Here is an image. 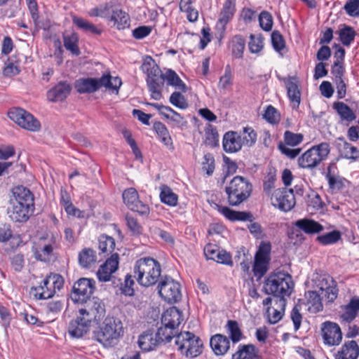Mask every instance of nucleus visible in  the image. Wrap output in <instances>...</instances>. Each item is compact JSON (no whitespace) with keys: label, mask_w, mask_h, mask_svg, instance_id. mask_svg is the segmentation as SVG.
Instances as JSON below:
<instances>
[{"label":"nucleus","mask_w":359,"mask_h":359,"mask_svg":"<svg viewBox=\"0 0 359 359\" xmlns=\"http://www.w3.org/2000/svg\"><path fill=\"white\" fill-rule=\"evenodd\" d=\"M34 209V196L24 187H17L13 190V196L9 201L7 214L15 222H25Z\"/></svg>","instance_id":"f257e3e1"},{"label":"nucleus","mask_w":359,"mask_h":359,"mask_svg":"<svg viewBox=\"0 0 359 359\" xmlns=\"http://www.w3.org/2000/svg\"><path fill=\"white\" fill-rule=\"evenodd\" d=\"M293 285L292 276L289 273L279 271L271 274L266 278L264 285V291L267 294L277 297L276 303H279L284 309L286 304L285 297L291 294Z\"/></svg>","instance_id":"f03ea898"},{"label":"nucleus","mask_w":359,"mask_h":359,"mask_svg":"<svg viewBox=\"0 0 359 359\" xmlns=\"http://www.w3.org/2000/svg\"><path fill=\"white\" fill-rule=\"evenodd\" d=\"M134 277L142 286L155 285L161 277V267L158 262L151 257L138 259L135 264Z\"/></svg>","instance_id":"7ed1b4c3"},{"label":"nucleus","mask_w":359,"mask_h":359,"mask_svg":"<svg viewBox=\"0 0 359 359\" xmlns=\"http://www.w3.org/2000/svg\"><path fill=\"white\" fill-rule=\"evenodd\" d=\"M102 324H98V330L94 331L97 341L105 346L115 345L123 336V327L121 320L114 316H107Z\"/></svg>","instance_id":"20e7f679"},{"label":"nucleus","mask_w":359,"mask_h":359,"mask_svg":"<svg viewBox=\"0 0 359 359\" xmlns=\"http://www.w3.org/2000/svg\"><path fill=\"white\" fill-rule=\"evenodd\" d=\"M141 69L147 74L146 81L151 98L155 100H161V90L165 80V75L151 56L144 58Z\"/></svg>","instance_id":"39448f33"},{"label":"nucleus","mask_w":359,"mask_h":359,"mask_svg":"<svg viewBox=\"0 0 359 359\" xmlns=\"http://www.w3.org/2000/svg\"><path fill=\"white\" fill-rule=\"evenodd\" d=\"M252 186L249 181L242 177H234L225 187L228 203L231 206H238L250 196Z\"/></svg>","instance_id":"423d86ee"},{"label":"nucleus","mask_w":359,"mask_h":359,"mask_svg":"<svg viewBox=\"0 0 359 359\" xmlns=\"http://www.w3.org/2000/svg\"><path fill=\"white\" fill-rule=\"evenodd\" d=\"M330 151V145L327 142L313 146L299 158L298 164L302 168H314L327 158Z\"/></svg>","instance_id":"0eeeda50"},{"label":"nucleus","mask_w":359,"mask_h":359,"mask_svg":"<svg viewBox=\"0 0 359 359\" xmlns=\"http://www.w3.org/2000/svg\"><path fill=\"white\" fill-rule=\"evenodd\" d=\"M175 344L178 346L179 351L187 357H196L202 352V341L190 332L177 334Z\"/></svg>","instance_id":"6e6552de"},{"label":"nucleus","mask_w":359,"mask_h":359,"mask_svg":"<svg viewBox=\"0 0 359 359\" xmlns=\"http://www.w3.org/2000/svg\"><path fill=\"white\" fill-rule=\"evenodd\" d=\"M158 289L159 295L168 303H175L181 299L180 284L170 276H162Z\"/></svg>","instance_id":"1a4fd4ad"},{"label":"nucleus","mask_w":359,"mask_h":359,"mask_svg":"<svg viewBox=\"0 0 359 359\" xmlns=\"http://www.w3.org/2000/svg\"><path fill=\"white\" fill-rule=\"evenodd\" d=\"M90 330V313L86 308L79 309L76 319L70 321L68 326L69 334L74 338L82 337Z\"/></svg>","instance_id":"9d476101"},{"label":"nucleus","mask_w":359,"mask_h":359,"mask_svg":"<svg viewBox=\"0 0 359 359\" xmlns=\"http://www.w3.org/2000/svg\"><path fill=\"white\" fill-rule=\"evenodd\" d=\"M8 116L11 120L24 129L30 131H37L40 128L39 121L32 114L23 109H12L8 111Z\"/></svg>","instance_id":"9b49d317"},{"label":"nucleus","mask_w":359,"mask_h":359,"mask_svg":"<svg viewBox=\"0 0 359 359\" xmlns=\"http://www.w3.org/2000/svg\"><path fill=\"white\" fill-rule=\"evenodd\" d=\"M271 203L283 211L290 210L295 205L293 189L286 188L276 189L271 196Z\"/></svg>","instance_id":"f8f14e48"},{"label":"nucleus","mask_w":359,"mask_h":359,"mask_svg":"<svg viewBox=\"0 0 359 359\" xmlns=\"http://www.w3.org/2000/svg\"><path fill=\"white\" fill-rule=\"evenodd\" d=\"M71 299L74 304L88 306L90 301V278H81L74 284Z\"/></svg>","instance_id":"ddd939ff"},{"label":"nucleus","mask_w":359,"mask_h":359,"mask_svg":"<svg viewBox=\"0 0 359 359\" xmlns=\"http://www.w3.org/2000/svg\"><path fill=\"white\" fill-rule=\"evenodd\" d=\"M313 281L316 287L321 290L322 294L324 293L328 302H332L337 297L338 290L335 281L329 275L316 273Z\"/></svg>","instance_id":"4468645a"},{"label":"nucleus","mask_w":359,"mask_h":359,"mask_svg":"<svg viewBox=\"0 0 359 359\" xmlns=\"http://www.w3.org/2000/svg\"><path fill=\"white\" fill-rule=\"evenodd\" d=\"M121 84L122 81L119 77H113L109 72L104 73L99 79L91 78V93L98 90L102 87H104L112 93L118 94Z\"/></svg>","instance_id":"2eb2a0df"},{"label":"nucleus","mask_w":359,"mask_h":359,"mask_svg":"<svg viewBox=\"0 0 359 359\" xmlns=\"http://www.w3.org/2000/svg\"><path fill=\"white\" fill-rule=\"evenodd\" d=\"M324 343L328 346H337L342 340V332L336 323L326 321L321 328Z\"/></svg>","instance_id":"dca6fc26"},{"label":"nucleus","mask_w":359,"mask_h":359,"mask_svg":"<svg viewBox=\"0 0 359 359\" xmlns=\"http://www.w3.org/2000/svg\"><path fill=\"white\" fill-rule=\"evenodd\" d=\"M119 256L114 253L108 258L104 263L100 265L96 274L99 281L107 282L111 280V275L118 268Z\"/></svg>","instance_id":"f3484780"},{"label":"nucleus","mask_w":359,"mask_h":359,"mask_svg":"<svg viewBox=\"0 0 359 359\" xmlns=\"http://www.w3.org/2000/svg\"><path fill=\"white\" fill-rule=\"evenodd\" d=\"M216 209L230 221H250L253 219V215L250 212L236 211L226 206L215 204Z\"/></svg>","instance_id":"a211bd4d"},{"label":"nucleus","mask_w":359,"mask_h":359,"mask_svg":"<svg viewBox=\"0 0 359 359\" xmlns=\"http://www.w3.org/2000/svg\"><path fill=\"white\" fill-rule=\"evenodd\" d=\"M182 321V312L176 307L167 309L161 317L163 325L176 330Z\"/></svg>","instance_id":"6ab92c4d"},{"label":"nucleus","mask_w":359,"mask_h":359,"mask_svg":"<svg viewBox=\"0 0 359 359\" xmlns=\"http://www.w3.org/2000/svg\"><path fill=\"white\" fill-rule=\"evenodd\" d=\"M210 344L213 352L217 355H224L230 348L229 339L221 334L213 335L210 338Z\"/></svg>","instance_id":"aec40b11"},{"label":"nucleus","mask_w":359,"mask_h":359,"mask_svg":"<svg viewBox=\"0 0 359 359\" xmlns=\"http://www.w3.org/2000/svg\"><path fill=\"white\" fill-rule=\"evenodd\" d=\"M359 346L354 340L346 341L335 354V359H358Z\"/></svg>","instance_id":"412c9836"},{"label":"nucleus","mask_w":359,"mask_h":359,"mask_svg":"<svg viewBox=\"0 0 359 359\" xmlns=\"http://www.w3.org/2000/svg\"><path fill=\"white\" fill-rule=\"evenodd\" d=\"M222 144L224 150L228 153L237 152L242 147L240 135L233 131H229L224 134Z\"/></svg>","instance_id":"4be33fe9"},{"label":"nucleus","mask_w":359,"mask_h":359,"mask_svg":"<svg viewBox=\"0 0 359 359\" xmlns=\"http://www.w3.org/2000/svg\"><path fill=\"white\" fill-rule=\"evenodd\" d=\"M71 86L66 82H60L47 93L48 100L58 102L65 99L71 91Z\"/></svg>","instance_id":"5701e85b"},{"label":"nucleus","mask_w":359,"mask_h":359,"mask_svg":"<svg viewBox=\"0 0 359 359\" xmlns=\"http://www.w3.org/2000/svg\"><path fill=\"white\" fill-rule=\"evenodd\" d=\"M236 12V0H225L223 8L219 14L217 26L225 29L226 24L233 18Z\"/></svg>","instance_id":"b1692460"},{"label":"nucleus","mask_w":359,"mask_h":359,"mask_svg":"<svg viewBox=\"0 0 359 359\" xmlns=\"http://www.w3.org/2000/svg\"><path fill=\"white\" fill-rule=\"evenodd\" d=\"M294 225L306 234H316L324 230V226L322 224L308 218L297 220Z\"/></svg>","instance_id":"393cba45"},{"label":"nucleus","mask_w":359,"mask_h":359,"mask_svg":"<svg viewBox=\"0 0 359 359\" xmlns=\"http://www.w3.org/2000/svg\"><path fill=\"white\" fill-rule=\"evenodd\" d=\"M287 95L293 109H297L301 101V91L297 78L292 77L286 83Z\"/></svg>","instance_id":"a878e982"},{"label":"nucleus","mask_w":359,"mask_h":359,"mask_svg":"<svg viewBox=\"0 0 359 359\" xmlns=\"http://www.w3.org/2000/svg\"><path fill=\"white\" fill-rule=\"evenodd\" d=\"M333 109L336 111L337 114L339 116L340 122H346L348 125L352 121H355L357 116L355 113L343 102H336L333 104Z\"/></svg>","instance_id":"bb28decb"},{"label":"nucleus","mask_w":359,"mask_h":359,"mask_svg":"<svg viewBox=\"0 0 359 359\" xmlns=\"http://www.w3.org/2000/svg\"><path fill=\"white\" fill-rule=\"evenodd\" d=\"M159 344L156 334H154L151 330H147L139 337L138 345L144 351L153 350Z\"/></svg>","instance_id":"cd10ccee"},{"label":"nucleus","mask_w":359,"mask_h":359,"mask_svg":"<svg viewBox=\"0 0 359 359\" xmlns=\"http://www.w3.org/2000/svg\"><path fill=\"white\" fill-rule=\"evenodd\" d=\"M91 316L96 324H100L106 316V308L103 301L93 297L91 299Z\"/></svg>","instance_id":"c85d7f7f"},{"label":"nucleus","mask_w":359,"mask_h":359,"mask_svg":"<svg viewBox=\"0 0 359 359\" xmlns=\"http://www.w3.org/2000/svg\"><path fill=\"white\" fill-rule=\"evenodd\" d=\"M359 311V298L353 297L349 303L344 306V311L340 316L342 322L350 323L358 315Z\"/></svg>","instance_id":"c756f323"},{"label":"nucleus","mask_w":359,"mask_h":359,"mask_svg":"<svg viewBox=\"0 0 359 359\" xmlns=\"http://www.w3.org/2000/svg\"><path fill=\"white\" fill-rule=\"evenodd\" d=\"M257 352L253 344H240L232 359H258Z\"/></svg>","instance_id":"7c9ffc66"},{"label":"nucleus","mask_w":359,"mask_h":359,"mask_svg":"<svg viewBox=\"0 0 359 359\" xmlns=\"http://www.w3.org/2000/svg\"><path fill=\"white\" fill-rule=\"evenodd\" d=\"M154 129L163 144L169 150H174L173 142L166 126L161 122H156L154 124Z\"/></svg>","instance_id":"2f4dec72"},{"label":"nucleus","mask_w":359,"mask_h":359,"mask_svg":"<svg viewBox=\"0 0 359 359\" xmlns=\"http://www.w3.org/2000/svg\"><path fill=\"white\" fill-rule=\"evenodd\" d=\"M305 297L310 312L316 313L323 310L320 294L316 291H308L305 293Z\"/></svg>","instance_id":"473e14b6"},{"label":"nucleus","mask_w":359,"mask_h":359,"mask_svg":"<svg viewBox=\"0 0 359 359\" xmlns=\"http://www.w3.org/2000/svg\"><path fill=\"white\" fill-rule=\"evenodd\" d=\"M110 20L114 21L118 29H123L130 26V17L122 10L114 11Z\"/></svg>","instance_id":"72a5a7b5"},{"label":"nucleus","mask_w":359,"mask_h":359,"mask_svg":"<svg viewBox=\"0 0 359 359\" xmlns=\"http://www.w3.org/2000/svg\"><path fill=\"white\" fill-rule=\"evenodd\" d=\"M160 189V198L162 203L169 206L177 205L178 202V196L168 186L161 185Z\"/></svg>","instance_id":"f704fd0d"},{"label":"nucleus","mask_w":359,"mask_h":359,"mask_svg":"<svg viewBox=\"0 0 359 359\" xmlns=\"http://www.w3.org/2000/svg\"><path fill=\"white\" fill-rule=\"evenodd\" d=\"M339 151L341 156L346 159L355 161L359 158V150L358 148L346 141L342 144H339Z\"/></svg>","instance_id":"c9c22d12"},{"label":"nucleus","mask_w":359,"mask_h":359,"mask_svg":"<svg viewBox=\"0 0 359 359\" xmlns=\"http://www.w3.org/2000/svg\"><path fill=\"white\" fill-rule=\"evenodd\" d=\"M356 32L353 27L345 25L339 31V40L344 46H349L354 41Z\"/></svg>","instance_id":"e433bc0d"},{"label":"nucleus","mask_w":359,"mask_h":359,"mask_svg":"<svg viewBox=\"0 0 359 359\" xmlns=\"http://www.w3.org/2000/svg\"><path fill=\"white\" fill-rule=\"evenodd\" d=\"M270 260L255 258L253 265V273L257 280H260L269 270Z\"/></svg>","instance_id":"4c0bfd02"},{"label":"nucleus","mask_w":359,"mask_h":359,"mask_svg":"<svg viewBox=\"0 0 359 359\" xmlns=\"http://www.w3.org/2000/svg\"><path fill=\"white\" fill-rule=\"evenodd\" d=\"M177 335L175 330L165 325L159 327L156 333L159 344L170 342Z\"/></svg>","instance_id":"58836bf2"},{"label":"nucleus","mask_w":359,"mask_h":359,"mask_svg":"<svg viewBox=\"0 0 359 359\" xmlns=\"http://www.w3.org/2000/svg\"><path fill=\"white\" fill-rule=\"evenodd\" d=\"M124 203L129 209H134V205L139 201V195L135 188L126 189L122 194Z\"/></svg>","instance_id":"ea45409f"},{"label":"nucleus","mask_w":359,"mask_h":359,"mask_svg":"<svg viewBox=\"0 0 359 359\" xmlns=\"http://www.w3.org/2000/svg\"><path fill=\"white\" fill-rule=\"evenodd\" d=\"M168 84L175 86L182 92H187V88L185 83L181 80L178 75L172 70L169 69L165 76Z\"/></svg>","instance_id":"a19ab883"},{"label":"nucleus","mask_w":359,"mask_h":359,"mask_svg":"<svg viewBox=\"0 0 359 359\" xmlns=\"http://www.w3.org/2000/svg\"><path fill=\"white\" fill-rule=\"evenodd\" d=\"M35 295L38 297L39 299H49L53 297L55 289L50 285L46 284V278L43 280L41 284L35 288Z\"/></svg>","instance_id":"79ce46f5"},{"label":"nucleus","mask_w":359,"mask_h":359,"mask_svg":"<svg viewBox=\"0 0 359 359\" xmlns=\"http://www.w3.org/2000/svg\"><path fill=\"white\" fill-rule=\"evenodd\" d=\"M232 53L236 58H242L245 46V40L241 35H236L232 39Z\"/></svg>","instance_id":"37998d69"},{"label":"nucleus","mask_w":359,"mask_h":359,"mask_svg":"<svg viewBox=\"0 0 359 359\" xmlns=\"http://www.w3.org/2000/svg\"><path fill=\"white\" fill-rule=\"evenodd\" d=\"M226 328L230 338L233 343L238 342L242 339L243 334L237 321L232 320H228Z\"/></svg>","instance_id":"c03bdc74"},{"label":"nucleus","mask_w":359,"mask_h":359,"mask_svg":"<svg viewBox=\"0 0 359 359\" xmlns=\"http://www.w3.org/2000/svg\"><path fill=\"white\" fill-rule=\"evenodd\" d=\"M115 241L111 236L101 235L98 238V248L102 252H111L115 248Z\"/></svg>","instance_id":"a18cd8bd"},{"label":"nucleus","mask_w":359,"mask_h":359,"mask_svg":"<svg viewBox=\"0 0 359 359\" xmlns=\"http://www.w3.org/2000/svg\"><path fill=\"white\" fill-rule=\"evenodd\" d=\"M341 238L340 231L334 230L322 236L317 237V241L323 245L333 244L339 241Z\"/></svg>","instance_id":"49530a36"},{"label":"nucleus","mask_w":359,"mask_h":359,"mask_svg":"<svg viewBox=\"0 0 359 359\" xmlns=\"http://www.w3.org/2000/svg\"><path fill=\"white\" fill-rule=\"evenodd\" d=\"M271 43L273 48L278 53H280L286 46L283 36L278 30H274L271 33Z\"/></svg>","instance_id":"de8ad7c7"},{"label":"nucleus","mask_w":359,"mask_h":359,"mask_svg":"<svg viewBox=\"0 0 359 359\" xmlns=\"http://www.w3.org/2000/svg\"><path fill=\"white\" fill-rule=\"evenodd\" d=\"M78 37L75 34L64 36L65 47L74 55H79V50L77 46Z\"/></svg>","instance_id":"09e8293b"},{"label":"nucleus","mask_w":359,"mask_h":359,"mask_svg":"<svg viewBox=\"0 0 359 359\" xmlns=\"http://www.w3.org/2000/svg\"><path fill=\"white\" fill-rule=\"evenodd\" d=\"M304 139V136L301 133H294L287 130L284 133V140L286 145L294 147L300 144Z\"/></svg>","instance_id":"8fccbe9b"},{"label":"nucleus","mask_w":359,"mask_h":359,"mask_svg":"<svg viewBox=\"0 0 359 359\" xmlns=\"http://www.w3.org/2000/svg\"><path fill=\"white\" fill-rule=\"evenodd\" d=\"M169 100L172 105L180 109H185L189 107L184 96L180 92L172 93Z\"/></svg>","instance_id":"3c124183"},{"label":"nucleus","mask_w":359,"mask_h":359,"mask_svg":"<svg viewBox=\"0 0 359 359\" xmlns=\"http://www.w3.org/2000/svg\"><path fill=\"white\" fill-rule=\"evenodd\" d=\"M259 25L262 29L269 32L273 27V18L268 11H262L259 15Z\"/></svg>","instance_id":"603ef678"},{"label":"nucleus","mask_w":359,"mask_h":359,"mask_svg":"<svg viewBox=\"0 0 359 359\" xmlns=\"http://www.w3.org/2000/svg\"><path fill=\"white\" fill-rule=\"evenodd\" d=\"M53 248L52 245L47 244L41 248L40 250L35 249L34 256L38 260L46 262L50 259V257L53 252Z\"/></svg>","instance_id":"864d4df0"},{"label":"nucleus","mask_w":359,"mask_h":359,"mask_svg":"<svg viewBox=\"0 0 359 359\" xmlns=\"http://www.w3.org/2000/svg\"><path fill=\"white\" fill-rule=\"evenodd\" d=\"M264 118L271 124H276L280 120V115L278 110L271 105L267 107L264 114Z\"/></svg>","instance_id":"5fc2aeb1"},{"label":"nucleus","mask_w":359,"mask_h":359,"mask_svg":"<svg viewBox=\"0 0 359 359\" xmlns=\"http://www.w3.org/2000/svg\"><path fill=\"white\" fill-rule=\"evenodd\" d=\"M271 250V245L269 242L262 241L259 246L255 257L271 260L270 253Z\"/></svg>","instance_id":"6e6d98bb"},{"label":"nucleus","mask_w":359,"mask_h":359,"mask_svg":"<svg viewBox=\"0 0 359 359\" xmlns=\"http://www.w3.org/2000/svg\"><path fill=\"white\" fill-rule=\"evenodd\" d=\"M344 9L350 17H359V0H348Z\"/></svg>","instance_id":"4d7b16f0"},{"label":"nucleus","mask_w":359,"mask_h":359,"mask_svg":"<svg viewBox=\"0 0 359 359\" xmlns=\"http://www.w3.org/2000/svg\"><path fill=\"white\" fill-rule=\"evenodd\" d=\"M326 178L327 180L330 189L332 190H340L344 187L343 180L339 177H336L332 175L330 168H328Z\"/></svg>","instance_id":"13d9d810"},{"label":"nucleus","mask_w":359,"mask_h":359,"mask_svg":"<svg viewBox=\"0 0 359 359\" xmlns=\"http://www.w3.org/2000/svg\"><path fill=\"white\" fill-rule=\"evenodd\" d=\"M127 226L133 235L138 236L142 233V227L133 217L127 215L126 216Z\"/></svg>","instance_id":"bf43d9fd"},{"label":"nucleus","mask_w":359,"mask_h":359,"mask_svg":"<svg viewBox=\"0 0 359 359\" xmlns=\"http://www.w3.org/2000/svg\"><path fill=\"white\" fill-rule=\"evenodd\" d=\"M203 159L202 168L208 176H210L214 172L215 168V158L211 154L208 153L204 155Z\"/></svg>","instance_id":"052dcab7"},{"label":"nucleus","mask_w":359,"mask_h":359,"mask_svg":"<svg viewBox=\"0 0 359 359\" xmlns=\"http://www.w3.org/2000/svg\"><path fill=\"white\" fill-rule=\"evenodd\" d=\"M46 284L54 288L55 292H56L57 290H60L63 287L64 280L59 274H51L46 277Z\"/></svg>","instance_id":"680f3d73"},{"label":"nucleus","mask_w":359,"mask_h":359,"mask_svg":"<svg viewBox=\"0 0 359 359\" xmlns=\"http://www.w3.org/2000/svg\"><path fill=\"white\" fill-rule=\"evenodd\" d=\"M172 114V116L165 114V112H162V114L168 119L171 120L172 121L177 123L178 127L182 128L183 127H186L187 125V121L182 117L179 113L175 111L171 108V110L169 111Z\"/></svg>","instance_id":"e2e57ef3"},{"label":"nucleus","mask_w":359,"mask_h":359,"mask_svg":"<svg viewBox=\"0 0 359 359\" xmlns=\"http://www.w3.org/2000/svg\"><path fill=\"white\" fill-rule=\"evenodd\" d=\"M264 47L263 39L255 37L254 35H250V41L249 42V49L252 53H258Z\"/></svg>","instance_id":"0e129e2a"},{"label":"nucleus","mask_w":359,"mask_h":359,"mask_svg":"<svg viewBox=\"0 0 359 359\" xmlns=\"http://www.w3.org/2000/svg\"><path fill=\"white\" fill-rule=\"evenodd\" d=\"M135 284L133 277L130 274L126 276L124 283L122 285L121 290L122 293L126 296H132L134 294L133 285Z\"/></svg>","instance_id":"69168bd1"},{"label":"nucleus","mask_w":359,"mask_h":359,"mask_svg":"<svg viewBox=\"0 0 359 359\" xmlns=\"http://www.w3.org/2000/svg\"><path fill=\"white\" fill-rule=\"evenodd\" d=\"M232 84V76L229 65H227L225 69V72L223 76L219 79L218 86L219 88L226 89L228 86Z\"/></svg>","instance_id":"338daca9"},{"label":"nucleus","mask_w":359,"mask_h":359,"mask_svg":"<svg viewBox=\"0 0 359 359\" xmlns=\"http://www.w3.org/2000/svg\"><path fill=\"white\" fill-rule=\"evenodd\" d=\"M74 88L79 93H86L90 91V78H80L76 80Z\"/></svg>","instance_id":"774afa93"}]
</instances>
